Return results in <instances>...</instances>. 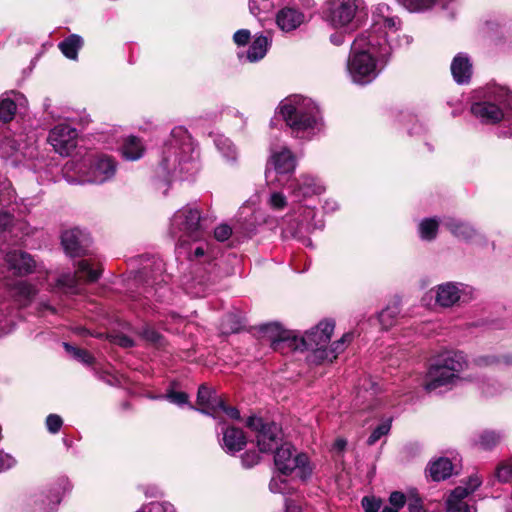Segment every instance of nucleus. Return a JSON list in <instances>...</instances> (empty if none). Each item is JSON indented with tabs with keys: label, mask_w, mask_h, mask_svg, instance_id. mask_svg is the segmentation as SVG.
Returning a JSON list of instances; mask_svg holds the SVG:
<instances>
[{
	"label": "nucleus",
	"mask_w": 512,
	"mask_h": 512,
	"mask_svg": "<svg viewBox=\"0 0 512 512\" xmlns=\"http://www.w3.org/2000/svg\"><path fill=\"white\" fill-rule=\"evenodd\" d=\"M446 512H477V509L474 503H469L467 492L458 486L446 500Z\"/></svg>",
	"instance_id": "obj_32"
},
{
	"label": "nucleus",
	"mask_w": 512,
	"mask_h": 512,
	"mask_svg": "<svg viewBox=\"0 0 512 512\" xmlns=\"http://www.w3.org/2000/svg\"><path fill=\"white\" fill-rule=\"evenodd\" d=\"M441 221L436 217L424 218L418 225L419 237L423 241H432L437 237Z\"/></svg>",
	"instance_id": "obj_38"
},
{
	"label": "nucleus",
	"mask_w": 512,
	"mask_h": 512,
	"mask_svg": "<svg viewBox=\"0 0 512 512\" xmlns=\"http://www.w3.org/2000/svg\"><path fill=\"white\" fill-rule=\"evenodd\" d=\"M247 426L257 432V446L261 452H271L282 441L281 428L274 422L265 423L262 418L251 416Z\"/></svg>",
	"instance_id": "obj_16"
},
{
	"label": "nucleus",
	"mask_w": 512,
	"mask_h": 512,
	"mask_svg": "<svg viewBox=\"0 0 512 512\" xmlns=\"http://www.w3.org/2000/svg\"><path fill=\"white\" fill-rule=\"evenodd\" d=\"M274 464L279 472L289 475L294 470L302 479L310 475L311 470L308 466V457L306 454H295L290 443H283L275 447Z\"/></svg>",
	"instance_id": "obj_13"
},
{
	"label": "nucleus",
	"mask_w": 512,
	"mask_h": 512,
	"mask_svg": "<svg viewBox=\"0 0 512 512\" xmlns=\"http://www.w3.org/2000/svg\"><path fill=\"white\" fill-rule=\"evenodd\" d=\"M247 439L243 430L236 427H227L223 431L222 448L228 454L234 455L246 446Z\"/></svg>",
	"instance_id": "obj_30"
},
{
	"label": "nucleus",
	"mask_w": 512,
	"mask_h": 512,
	"mask_svg": "<svg viewBox=\"0 0 512 512\" xmlns=\"http://www.w3.org/2000/svg\"><path fill=\"white\" fill-rule=\"evenodd\" d=\"M441 224L456 238L463 241H472L479 236V232L470 223L451 216H445Z\"/></svg>",
	"instance_id": "obj_24"
},
{
	"label": "nucleus",
	"mask_w": 512,
	"mask_h": 512,
	"mask_svg": "<svg viewBox=\"0 0 512 512\" xmlns=\"http://www.w3.org/2000/svg\"><path fill=\"white\" fill-rule=\"evenodd\" d=\"M453 471L452 462L448 458H439L430 463L428 467L429 476L434 481L445 480L451 476Z\"/></svg>",
	"instance_id": "obj_34"
},
{
	"label": "nucleus",
	"mask_w": 512,
	"mask_h": 512,
	"mask_svg": "<svg viewBox=\"0 0 512 512\" xmlns=\"http://www.w3.org/2000/svg\"><path fill=\"white\" fill-rule=\"evenodd\" d=\"M322 207L326 213H332V212H335L336 210H338L339 204L335 199L327 198V199H325Z\"/></svg>",
	"instance_id": "obj_62"
},
{
	"label": "nucleus",
	"mask_w": 512,
	"mask_h": 512,
	"mask_svg": "<svg viewBox=\"0 0 512 512\" xmlns=\"http://www.w3.org/2000/svg\"><path fill=\"white\" fill-rule=\"evenodd\" d=\"M197 405L199 406L198 408H194L193 406H190V408L216 418L218 408L222 405V399L217 395L214 389L203 384L198 389Z\"/></svg>",
	"instance_id": "obj_23"
},
{
	"label": "nucleus",
	"mask_w": 512,
	"mask_h": 512,
	"mask_svg": "<svg viewBox=\"0 0 512 512\" xmlns=\"http://www.w3.org/2000/svg\"><path fill=\"white\" fill-rule=\"evenodd\" d=\"M78 131L67 123L55 125L48 133L47 141L61 156H69L77 147Z\"/></svg>",
	"instance_id": "obj_17"
},
{
	"label": "nucleus",
	"mask_w": 512,
	"mask_h": 512,
	"mask_svg": "<svg viewBox=\"0 0 512 512\" xmlns=\"http://www.w3.org/2000/svg\"><path fill=\"white\" fill-rule=\"evenodd\" d=\"M15 465L16 459L12 455L0 450V472L8 470Z\"/></svg>",
	"instance_id": "obj_55"
},
{
	"label": "nucleus",
	"mask_w": 512,
	"mask_h": 512,
	"mask_svg": "<svg viewBox=\"0 0 512 512\" xmlns=\"http://www.w3.org/2000/svg\"><path fill=\"white\" fill-rule=\"evenodd\" d=\"M251 38V33L248 29L237 30L233 35V40L238 46H245Z\"/></svg>",
	"instance_id": "obj_56"
},
{
	"label": "nucleus",
	"mask_w": 512,
	"mask_h": 512,
	"mask_svg": "<svg viewBox=\"0 0 512 512\" xmlns=\"http://www.w3.org/2000/svg\"><path fill=\"white\" fill-rule=\"evenodd\" d=\"M392 418H387L373 429L367 439L369 446L375 445L383 436L387 435L391 429Z\"/></svg>",
	"instance_id": "obj_43"
},
{
	"label": "nucleus",
	"mask_w": 512,
	"mask_h": 512,
	"mask_svg": "<svg viewBox=\"0 0 512 512\" xmlns=\"http://www.w3.org/2000/svg\"><path fill=\"white\" fill-rule=\"evenodd\" d=\"M66 489H69V482L61 479L48 489L34 494L29 499V512H55Z\"/></svg>",
	"instance_id": "obj_15"
},
{
	"label": "nucleus",
	"mask_w": 512,
	"mask_h": 512,
	"mask_svg": "<svg viewBox=\"0 0 512 512\" xmlns=\"http://www.w3.org/2000/svg\"><path fill=\"white\" fill-rule=\"evenodd\" d=\"M412 38L401 34V20L390 7L379 3L372 12L370 28L351 45L346 70L350 80L360 86L372 83L380 74L393 50L408 46Z\"/></svg>",
	"instance_id": "obj_1"
},
{
	"label": "nucleus",
	"mask_w": 512,
	"mask_h": 512,
	"mask_svg": "<svg viewBox=\"0 0 512 512\" xmlns=\"http://www.w3.org/2000/svg\"><path fill=\"white\" fill-rule=\"evenodd\" d=\"M102 268L101 264L91 259L80 260L77 264V270L75 274L64 273L60 275L56 281L55 286L51 287V290L55 289L62 291L65 294H78L80 292L79 279L83 278L86 282H95L101 276Z\"/></svg>",
	"instance_id": "obj_11"
},
{
	"label": "nucleus",
	"mask_w": 512,
	"mask_h": 512,
	"mask_svg": "<svg viewBox=\"0 0 512 512\" xmlns=\"http://www.w3.org/2000/svg\"><path fill=\"white\" fill-rule=\"evenodd\" d=\"M389 502L394 508L399 510L401 507L405 505L406 497L403 493L395 491L391 493L389 497Z\"/></svg>",
	"instance_id": "obj_58"
},
{
	"label": "nucleus",
	"mask_w": 512,
	"mask_h": 512,
	"mask_svg": "<svg viewBox=\"0 0 512 512\" xmlns=\"http://www.w3.org/2000/svg\"><path fill=\"white\" fill-rule=\"evenodd\" d=\"M260 461V456L256 451H248L244 453L241 457L242 465L246 468H251L258 464Z\"/></svg>",
	"instance_id": "obj_53"
},
{
	"label": "nucleus",
	"mask_w": 512,
	"mask_h": 512,
	"mask_svg": "<svg viewBox=\"0 0 512 512\" xmlns=\"http://www.w3.org/2000/svg\"><path fill=\"white\" fill-rule=\"evenodd\" d=\"M19 149V140L11 138L10 136H5L0 141V156L2 158H8L12 156Z\"/></svg>",
	"instance_id": "obj_45"
},
{
	"label": "nucleus",
	"mask_w": 512,
	"mask_h": 512,
	"mask_svg": "<svg viewBox=\"0 0 512 512\" xmlns=\"http://www.w3.org/2000/svg\"><path fill=\"white\" fill-rule=\"evenodd\" d=\"M363 387L366 392H369L370 395H374L379 390L378 384L372 381V379L365 380Z\"/></svg>",
	"instance_id": "obj_63"
},
{
	"label": "nucleus",
	"mask_w": 512,
	"mask_h": 512,
	"mask_svg": "<svg viewBox=\"0 0 512 512\" xmlns=\"http://www.w3.org/2000/svg\"><path fill=\"white\" fill-rule=\"evenodd\" d=\"M305 20V14L294 7H284L276 15V23L284 32L297 29Z\"/></svg>",
	"instance_id": "obj_27"
},
{
	"label": "nucleus",
	"mask_w": 512,
	"mask_h": 512,
	"mask_svg": "<svg viewBox=\"0 0 512 512\" xmlns=\"http://www.w3.org/2000/svg\"><path fill=\"white\" fill-rule=\"evenodd\" d=\"M325 189L323 182L318 177L310 174L299 175L289 185L290 194L299 203L313 196L321 195L325 192Z\"/></svg>",
	"instance_id": "obj_18"
},
{
	"label": "nucleus",
	"mask_w": 512,
	"mask_h": 512,
	"mask_svg": "<svg viewBox=\"0 0 512 512\" xmlns=\"http://www.w3.org/2000/svg\"><path fill=\"white\" fill-rule=\"evenodd\" d=\"M435 302L444 308H450L474 299L475 290L472 286L455 281L441 283L433 288Z\"/></svg>",
	"instance_id": "obj_14"
},
{
	"label": "nucleus",
	"mask_w": 512,
	"mask_h": 512,
	"mask_svg": "<svg viewBox=\"0 0 512 512\" xmlns=\"http://www.w3.org/2000/svg\"><path fill=\"white\" fill-rule=\"evenodd\" d=\"M401 312L400 301L390 302L379 314L378 320L383 329H388L394 325Z\"/></svg>",
	"instance_id": "obj_35"
},
{
	"label": "nucleus",
	"mask_w": 512,
	"mask_h": 512,
	"mask_svg": "<svg viewBox=\"0 0 512 512\" xmlns=\"http://www.w3.org/2000/svg\"><path fill=\"white\" fill-rule=\"evenodd\" d=\"M470 112L482 124L494 125L502 120L508 122V129L501 134L512 137V90L509 87L489 84L477 91Z\"/></svg>",
	"instance_id": "obj_5"
},
{
	"label": "nucleus",
	"mask_w": 512,
	"mask_h": 512,
	"mask_svg": "<svg viewBox=\"0 0 512 512\" xmlns=\"http://www.w3.org/2000/svg\"><path fill=\"white\" fill-rule=\"evenodd\" d=\"M451 73L458 84H467L472 76V62L463 52L458 53L452 60Z\"/></svg>",
	"instance_id": "obj_29"
},
{
	"label": "nucleus",
	"mask_w": 512,
	"mask_h": 512,
	"mask_svg": "<svg viewBox=\"0 0 512 512\" xmlns=\"http://www.w3.org/2000/svg\"><path fill=\"white\" fill-rule=\"evenodd\" d=\"M63 347L75 360L82 364L90 366L94 363V357L87 350L74 347L66 342L63 343Z\"/></svg>",
	"instance_id": "obj_41"
},
{
	"label": "nucleus",
	"mask_w": 512,
	"mask_h": 512,
	"mask_svg": "<svg viewBox=\"0 0 512 512\" xmlns=\"http://www.w3.org/2000/svg\"><path fill=\"white\" fill-rule=\"evenodd\" d=\"M63 425L62 418L57 414H49L46 418V428L51 434H56L60 431Z\"/></svg>",
	"instance_id": "obj_50"
},
{
	"label": "nucleus",
	"mask_w": 512,
	"mask_h": 512,
	"mask_svg": "<svg viewBox=\"0 0 512 512\" xmlns=\"http://www.w3.org/2000/svg\"><path fill=\"white\" fill-rule=\"evenodd\" d=\"M213 142L222 157L228 163H235L238 157L237 149L232 141L222 134L212 135Z\"/></svg>",
	"instance_id": "obj_33"
},
{
	"label": "nucleus",
	"mask_w": 512,
	"mask_h": 512,
	"mask_svg": "<svg viewBox=\"0 0 512 512\" xmlns=\"http://www.w3.org/2000/svg\"><path fill=\"white\" fill-rule=\"evenodd\" d=\"M4 285L14 301L23 306L29 304L37 293L35 286L25 280L6 282Z\"/></svg>",
	"instance_id": "obj_28"
},
{
	"label": "nucleus",
	"mask_w": 512,
	"mask_h": 512,
	"mask_svg": "<svg viewBox=\"0 0 512 512\" xmlns=\"http://www.w3.org/2000/svg\"><path fill=\"white\" fill-rule=\"evenodd\" d=\"M219 411L224 412L231 419L237 420L240 418V412L238 411V409L235 407L226 406L223 400H222V405L219 406V408H218V412Z\"/></svg>",
	"instance_id": "obj_60"
},
{
	"label": "nucleus",
	"mask_w": 512,
	"mask_h": 512,
	"mask_svg": "<svg viewBox=\"0 0 512 512\" xmlns=\"http://www.w3.org/2000/svg\"><path fill=\"white\" fill-rule=\"evenodd\" d=\"M285 476L286 475L279 471L277 474L273 475L269 483V489L272 493H280L283 495L291 493L293 487Z\"/></svg>",
	"instance_id": "obj_40"
},
{
	"label": "nucleus",
	"mask_w": 512,
	"mask_h": 512,
	"mask_svg": "<svg viewBox=\"0 0 512 512\" xmlns=\"http://www.w3.org/2000/svg\"><path fill=\"white\" fill-rule=\"evenodd\" d=\"M408 509L409 512H427L423 508L421 498L414 493H411L408 498Z\"/></svg>",
	"instance_id": "obj_54"
},
{
	"label": "nucleus",
	"mask_w": 512,
	"mask_h": 512,
	"mask_svg": "<svg viewBox=\"0 0 512 512\" xmlns=\"http://www.w3.org/2000/svg\"><path fill=\"white\" fill-rule=\"evenodd\" d=\"M61 242L66 254L77 257L89 252L92 240L87 231L73 228L62 233Z\"/></svg>",
	"instance_id": "obj_20"
},
{
	"label": "nucleus",
	"mask_w": 512,
	"mask_h": 512,
	"mask_svg": "<svg viewBox=\"0 0 512 512\" xmlns=\"http://www.w3.org/2000/svg\"><path fill=\"white\" fill-rule=\"evenodd\" d=\"M232 228L227 224H220L214 230V237L218 241H226L232 235Z\"/></svg>",
	"instance_id": "obj_52"
},
{
	"label": "nucleus",
	"mask_w": 512,
	"mask_h": 512,
	"mask_svg": "<svg viewBox=\"0 0 512 512\" xmlns=\"http://www.w3.org/2000/svg\"><path fill=\"white\" fill-rule=\"evenodd\" d=\"M17 110L16 103L10 98H0V121L8 123L13 120Z\"/></svg>",
	"instance_id": "obj_42"
},
{
	"label": "nucleus",
	"mask_w": 512,
	"mask_h": 512,
	"mask_svg": "<svg viewBox=\"0 0 512 512\" xmlns=\"http://www.w3.org/2000/svg\"><path fill=\"white\" fill-rule=\"evenodd\" d=\"M512 366V355H494L479 356L468 364L466 356L460 351H448L438 356L429 367L425 379L424 389L429 393H438L442 389H451L461 380L472 381L471 375L461 376L465 368Z\"/></svg>",
	"instance_id": "obj_2"
},
{
	"label": "nucleus",
	"mask_w": 512,
	"mask_h": 512,
	"mask_svg": "<svg viewBox=\"0 0 512 512\" xmlns=\"http://www.w3.org/2000/svg\"><path fill=\"white\" fill-rule=\"evenodd\" d=\"M335 324L331 320L319 322L314 328L303 335L295 331L282 330L277 324H268L263 327L264 333H271V347L275 351L283 352L287 347L291 350L304 351L315 346H325L330 342Z\"/></svg>",
	"instance_id": "obj_7"
},
{
	"label": "nucleus",
	"mask_w": 512,
	"mask_h": 512,
	"mask_svg": "<svg viewBox=\"0 0 512 512\" xmlns=\"http://www.w3.org/2000/svg\"><path fill=\"white\" fill-rule=\"evenodd\" d=\"M496 477L498 481L502 483L512 481V457L499 463L496 469Z\"/></svg>",
	"instance_id": "obj_48"
},
{
	"label": "nucleus",
	"mask_w": 512,
	"mask_h": 512,
	"mask_svg": "<svg viewBox=\"0 0 512 512\" xmlns=\"http://www.w3.org/2000/svg\"><path fill=\"white\" fill-rule=\"evenodd\" d=\"M157 399H166L170 403L177 406H183L189 403V396L187 393L182 391H175L173 389H169L165 395L158 396Z\"/></svg>",
	"instance_id": "obj_47"
},
{
	"label": "nucleus",
	"mask_w": 512,
	"mask_h": 512,
	"mask_svg": "<svg viewBox=\"0 0 512 512\" xmlns=\"http://www.w3.org/2000/svg\"><path fill=\"white\" fill-rule=\"evenodd\" d=\"M240 327L241 323L238 317L232 313L227 314L220 324V330L223 334L236 333Z\"/></svg>",
	"instance_id": "obj_46"
},
{
	"label": "nucleus",
	"mask_w": 512,
	"mask_h": 512,
	"mask_svg": "<svg viewBox=\"0 0 512 512\" xmlns=\"http://www.w3.org/2000/svg\"><path fill=\"white\" fill-rule=\"evenodd\" d=\"M264 204L272 213L288 212L280 219L278 225L283 239H296L305 246H311L309 235L319 226L314 222L316 210L314 207L298 205L290 206L288 198L283 191L270 188Z\"/></svg>",
	"instance_id": "obj_4"
},
{
	"label": "nucleus",
	"mask_w": 512,
	"mask_h": 512,
	"mask_svg": "<svg viewBox=\"0 0 512 512\" xmlns=\"http://www.w3.org/2000/svg\"><path fill=\"white\" fill-rule=\"evenodd\" d=\"M159 169L164 175L181 180H188L198 172L199 151L184 127L171 130L161 149Z\"/></svg>",
	"instance_id": "obj_3"
},
{
	"label": "nucleus",
	"mask_w": 512,
	"mask_h": 512,
	"mask_svg": "<svg viewBox=\"0 0 512 512\" xmlns=\"http://www.w3.org/2000/svg\"><path fill=\"white\" fill-rule=\"evenodd\" d=\"M506 437L504 430L485 429L471 438V445L483 451L495 449Z\"/></svg>",
	"instance_id": "obj_26"
},
{
	"label": "nucleus",
	"mask_w": 512,
	"mask_h": 512,
	"mask_svg": "<svg viewBox=\"0 0 512 512\" xmlns=\"http://www.w3.org/2000/svg\"><path fill=\"white\" fill-rule=\"evenodd\" d=\"M476 382L481 392L486 396H494L502 391L501 385L495 380L477 378Z\"/></svg>",
	"instance_id": "obj_44"
},
{
	"label": "nucleus",
	"mask_w": 512,
	"mask_h": 512,
	"mask_svg": "<svg viewBox=\"0 0 512 512\" xmlns=\"http://www.w3.org/2000/svg\"><path fill=\"white\" fill-rule=\"evenodd\" d=\"M114 343L123 347L130 348L134 346V340L127 335L119 334L114 337Z\"/></svg>",
	"instance_id": "obj_59"
},
{
	"label": "nucleus",
	"mask_w": 512,
	"mask_h": 512,
	"mask_svg": "<svg viewBox=\"0 0 512 512\" xmlns=\"http://www.w3.org/2000/svg\"><path fill=\"white\" fill-rule=\"evenodd\" d=\"M363 4V0H326L322 10L323 20L336 30L350 33L357 27L356 15Z\"/></svg>",
	"instance_id": "obj_9"
},
{
	"label": "nucleus",
	"mask_w": 512,
	"mask_h": 512,
	"mask_svg": "<svg viewBox=\"0 0 512 512\" xmlns=\"http://www.w3.org/2000/svg\"><path fill=\"white\" fill-rule=\"evenodd\" d=\"M5 260L9 269L20 276L32 273L36 267L31 255L23 251H10L7 253Z\"/></svg>",
	"instance_id": "obj_25"
},
{
	"label": "nucleus",
	"mask_w": 512,
	"mask_h": 512,
	"mask_svg": "<svg viewBox=\"0 0 512 512\" xmlns=\"http://www.w3.org/2000/svg\"><path fill=\"white\" fill-rule=\"evenodd\" d=\"M271 43V38H269L266 35L260 34L253 39L248 50L243 54L239 53L238 56L240 59H245V61L247 62L256 63L266 56L271 46Z\"/></svg>",
	"instance_id": "obj_31"
},
{
	"label": "nucleus",
	"mask_w": 512,
	"mask_h": 512,
	"mask_svg": "<svg viewBox=\"0 0 512 512\" xmlns=\"http://www.w3.org/2000/svg\"><path fill=\"white\" fill-rule=\"evenodd\" d=\"M295 138L311 139L322 130V116L317 104L301 95L283 99L276 110Z\"/></svg>",
	"instance_id": "obj_6"
},
{
	"label": "nucleus",
	"mask_w": 512,
	"mask_h": 512,
	"mask_svg": "<svg viewBox=\"0 0 512 512\" xmlns=\"http://www.w3.org/2000/svg\"><path fill=\"white\" fill-rule=\"evenodd\" d=\"M269 165H271L279 175L293 174L297 161L292 151L286 147H273L271 148V155L269 158Z\"/></svg>",
	"instance_id": "obj_22"
},
{
	"label": "nucleus",
	"mask_w": 512,
	"mask_h": 512,
	"mask_svg": "<svg viewBox=\"0 0 512 512\" xmlns=\"http://www.w3.org/2000/svg\"><path fill=\"white\" fill-rule=\"evenodd\" d=\"M282 0H249V9L254 16H261L272 12L281 4Z\"/></svg>",
	"instance_id": "obj_39"
},
{
	"label": "nucleus",
	"mask_w": 512,
	"mask_h": 512,
	"mask_svg": "<svg viewBox=\"0 0 512 512\" xmlns=\"http://www.w3.org/2000/svg\"><path fill=\"white\" fill-rule=\"evenodd\" d=\"M170 234L178 239L180 245L203 238L201 212L195 206L187 205L177 210L171 218Z\"/></svg>",
	"instance_id": "obj_10"
},
{
	"label": "nucleus",
	"mask_w": 512,
	"mask_h": 512,
	"mask_svg": "<svg viewBox=\"0 0 512 512\" xmlns=\"http://www.w3.org/2000/svg\"><path fill=\"white\" fill-rule=\"evenodd\" d=\"M481 484V478L475 474L469 477L466 486L462 487V489L467 492V497H469Z\"/></svg>",
	"instance_id": "obj_57"
},
{
	"label": "nucleus",
	"mask_w": 512,
	"mask_h": 512,
	"mask_svg": "<svg viewBox=\"0 0 512 512\" xmlns=\"http://www.w3.org/2000/svg\"><path fill=\"white\" fill-rule=\"evenodd\" d=\"M361 504L365 512H378L381 507V500L375 497L365 496Z\"/></svg>",
	"instance_id": "obj_51"
},
{
	"label": "nucleus",
	"mask_w": 512,
	"mask_h": 512,
	"mask_svg": "<svg viewBox=\"0 0 512 512\" xmlns=\"http://www.w3.org/2000/svg\"><path fill=\"white\" fill-rule=\"evenodd\" d=\"M13 221V216L8 212H0V233L5 231Z\"/></svg>",
	"instance_id": "obj_61"
},
{
	"label": "nucleus",
	"mask_w": 512,
	"mask_h": 512,
	"mask_svg": "<svg viewBox=\"0 0 512 512\" xmlns=\"http://www.w3.org/2000/svg\"><path fill=\"white\" fill-rule=\"evenodd\" d=\"M352 338L353 335L351 333H346L338 341L333 342L330 347L325 345L305 349L306 351H309V354L307 355L308 363L314 365L331 363L341 352L345 350L347 343H349Z\"/></svg>",
	"instance_id": "obj_19"
},
{
	"label": "nucleus",
	"mask_w": 512,
	"mask_h": 512,
	"mask_svg": "<svg viewBox=\"0 0 512 512\" xmlns=\"http://www.w3.org/2000/svg\"><path fill=\"white\" fill-rule=\"evenodd\" d=\"M217 260L210 261L207 266L204 263L195 264L192 276L183 283L184 290L192 297H203L210 287L215 284L223 275Z\"/></svg>",
	"instance_id": "obj_12"
},
{
	"label": "nucleus",
	"mask_w": 512,
	"mask_h": 512,
	"mask_svg": "<svg viewBox=\"0 0 512 512\" xmlns=\"http://www.w3.org/2000/svg\"><path fill=\"white\" fill-rule=\"evenodd\" d=\"M270 217L257 207L254 200L249 199L239 209L237 214V222L245 233H253L256 228L264 223H269Z\"/></svg>",
	"instance_id": "obj_21"
},
{
	"label": "nucleus",
	"mask_w": 512,
	"mask_h": 512,
	"mask_svg": "<svg viewBox=\"0 0 512 512\" xmlns=\"http://www.w3.org/2000/svg\"><path fill=\"white\" fill-rule=\"evenodd\" d=\"M116 171V160L106 154L84 159H71L62 168L64 179L72 185L103 184L114 178Z\"/></svg>",
	"instance_id": "obj_8"
},
{
	"label": "nucleus",
	"mask_w": 512,
	"mask_h": 512,
	"mask_svg": "<svg viewBox=\"0 0 512 512\" xmlns=\"http://www.w3.org/2000/svg\"><path fill=\"white\" fill-rule=\"evenodd\" d=\"M83 45V39L76 34H72L59 43V49L65 57L71 60H76L78 52Z\"/></svg>",
	"instance_id": "obj_37"
},
{
	"label": "nucleus",
	"mask_w": 512,
	"mask_h": 512,
	"mask_svg": "<svg viewBox=\"0 0 512 512\" xmlns=\"http://www.w3.org/2000/svg\"><path fill=\"white\" fill-rule=\"evenodd\" d=\"M143 154L144 147L140 139L135 136H129L122 146L123 157L129 161H136L140 159Z\"/></svg>",
	"instance_id": "obj_36"
},
{
	"label": "nucleus",
	"mask_w": 512,
	"mask_h": 512,
	"mask_svg": "<svg viewBox=\"0 0 512 512\" xmlns=\"http://www.w3.org/2000/svg\"><path fill=\"white\" fill-rule=\"evenodd\" d=\"M330 41H331L332 44H334L336 46L342 45L344 43V34H342V33H333L330 36Z\"/></svg>",
	"instance_id": "obj_64"
},
{
	"label": "nucleus",
	"mask_w": 512,
	"mask_h": 512,
	"mask_svg": "<svg viewBox=\"0 0 512 512\" xmlns=\"http://www.w3.org/2000/svg\"><path fill=\"white\" fill-rule=\"evenodd\" d=\"M140 336L145 341H147L151 344H155V345L161 344V339H162L161 335L159 334V332H157L155 329H153L149 326H145L141 329Z\"/></svg>",
	"instance_id": "obj_49"
}]
</instances>
